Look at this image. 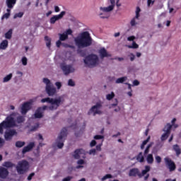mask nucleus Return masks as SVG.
<instances>
[{"mask_svg": "<svg viewBox=\"0 0 181 181\" xmlns=\"http://www.w3.org/2000/svg\"><path fill=\"white\" fill-rule=\"evenodd\" d=\"M84 163H86V162L83 159H80L77 161L78 165H84Z\"/></svg>", "mask_w": 181, "mask_h": 181, "instance_id": "6e6d98bb", "label": "nucleus"}, {"mask_svg": "<svg viewBox=\"0 0 181 181\" xmlns=\"http://www.w3.org/2000/svg\"><path fill=\"white\" fill-rule=\"evenodd\" d=\"M10 16H11V13H6L1 17V19H2V20H4V19H8Z\"/></svg>", "mask_w": 181, "mask_h": 181, "instance_id": "a18cd8bd", "label": "nucleus"}, {"mask_svg": "<svg viewBox=\"0 0 181 181\" xmlns=\"http://www.w3.org/2000/svg\"><path fill=\"white\" fill-rule=\"evenodd\" d=\"M136 19V18H134L132 19L131 22H130V24H131V26H135V25H136V21H135Z\"/></svg>", "mask_w": 181, "mask_h": 181, "instance_id": "49530a36", "label": "nucleus"}, {"mask_svg": "<svg viewBox=\"0 0 181 181\" xmlns=\"http://www.w3.org/2000/svg\"><path fill=\"white\" fill-rule=\"evenodd\" d=\"M84 153V150L83 149H77L74 151V159H80L81 158V155Z\"/></svg>", "mask_w": 181, "mask_h": 181, "instance_id": "4be33fe9", "label": "nucleus"}, {"mask_svg": "<svg viewBox=\"0 0 181 181\" xmlns=\"http://www.w3.org/2000/svg\"><path fill=\"white\" fill-rule=\"evenodd\" d=\"M94 139H104V136L95 135V136H94Z\"/></svg>", "mask_w": 181, "mask_h": 181, "instance_id": "603ef678", "label": "nucleus"}, {"mask_svg": "<svg viewBox=\"0 0 181 181\" xmlns=\"http://www.w3.org/2000/svg\"><path fill=\"white\" fill-rule=\"evenodd\" d=\"M172 129V124L170 123L167 124L164 129L163 132H165L164 134H162L161 136V141H166L168 138L169 137V135H170V130Z\"/></svg>", "mask_w": 181, "mask_h": 181, "instance_id": "9b49d317", "label": "nucleus"}, {"mask_svg": "<svg viewBox=\"0 0 181 181\" xmlns=\"http://www.w3.org/2000/svg\"><path fill=\"white\" fill-rule=\"evenodd\" d=\"M12 29H10L7 33H5V38L6 39H12Z\"/></svg>", "mask_w": 181, "mask_h": 181, "instance_id": "2f4dec72", "label": "nucleus"}, {"mask_svg": "<svg viewBox=\"0 0 181 181\" xmlns=\"http://www.w3.org/2000/svg\"><path fill=\"white\" fill-rule=\"evenodd\" d=\"M17 124H23L25 122V117L23 116H18L16 119Z\"/></svg>", "mask_w": 181, "mask_h": 181, "instance_id": "473e14b6", "label": "nucleus"}, {"mask_svg": "<svg viewBox=\"0 0 181 181\" xmlns=\"http://www.w3.org/2000/svg\"><path fill=\"white\" fill-rule=\"evenodd\" d=\"M9 175V172L5 168H0V177L5 179Z\"/></svg>", "mask_w": 181, "mask_h": 181, "instance_id": "412c9836", "label": "nucleus"}, {"mask_svg": "<svg viewBox=\"0 0 181 181\" xmlns=\"http://www.w3.org/2000/svg\"><path fill=\"white\" fill-rule=\"evenodd\" d=\"M128 80V77L127 76H123L120 77L115 81L116 84H122V83H124V81H127Z\"/></svg>", "mask_w": 181, "mask_h": 181, "instance_id": "393cba45", "label": "nucleus"}, {"mask_svg": "<svg viewBox=\"0 0 181 181\" xmlns=\"http://www.w3.org/2000/svg\"><path fill=\"white\" fill-rule=\"evenodd\" d=\"M96 150L95 148H93L89 151V155H95Z\"/></svg>", "mask_w": 181, "mask_h": 181, "instance_id": "bf43d9fd", "label": "nucleus"}, {"mask_svg": "<svg viewBox=\"0 0 181 181\" xmlns=\"http://www.w3.org/2000/svg\"><path fill=\"white\" fill-rule=\"evenodd\" d=\"M5 145V140L0 137V148Z\"/></svg>", "mask_w": 181, "mask_h": 181, "instance_id": "09e8293b", "label": "nucleus"}, {"mask_svg": "<svg viewBox=\"0 0 181 181\" xmlns=\"http://www.w3.org/2000/svg\"><path fill=\"white\" fill-rule=\"evenodd\" d=\"M140 83H139V81L138 80H134L133 81V86H139Z\"/></svg>", "mask_w": 181, "mask_h": 181, "instance_id": "69168bd1", "label": "nucleus"}, {"mask_svg": "<svg viewBox=\"0 0 181 181\" xmlns=\"http://www.w3.org/2000/svg\"><path fill=\"white\" fill-rule=\"evenodd\" d=\"M165 162L166 165L168 166V169H170V171L172 172L176 169V165H175V163L172 161L170 158H165Z\"/></svg>", "mask_w": 181, "mask_h": 181, "instance_id": "f3484780", "label": "nucleus"}, {"mask_svg": "<svg viewBox=\"0 0 181 181\" xmlns=\"http://www.w3.org/2000/svg\"><path fill=\"white\" fill-rule=\"evenodd\" d=\"M156 161L157 163H160L162 162V158L159 156H156Z\"/></svg>", "mask_w": 181, "mask_h": 181, "instance_id": "de8ad7c7", "label": "nucleus"}, {"mask_svg": "<svg viewBox=\"0 0 181 181\" xmlns=\"http://www.w3.org/2000/svg\"><path fill=\"white\" fill-rule=\"evenodd\" d=\"M12 127H16V122L13 118V115L7 117L6 121L0 124V134H4V129L12 128Z\"/></svg>", "mask_w": 181, "mask_h": 181, "instance_id": "39448f33", "label": "nucleus"}, {"mask_svg": "<svg viewBox=\"0 0 181 181\" xmlns=\"http://www.w3.org/2000/svg\"><path fill=\"white\" fill-rule=\"evenodd\" d=\"M151 139V136H148V138H147V139H146V140H144V141H143V144L145 146V145H146V144H148V142H149V140Z\"/></svg>", "mask_w": 181, "mask_h": 181, "instance_id": "052dcab7", "label": "nucleus"}, {"mask_svg": "<svg viewBox=\"0 0 181 181\" xmlns=\"http://www.w3.org/2000/svg\"><path fill=\"white\" fill-rule=\"evenodd\" d=\"M129 57H130L131 62H134V60H135V55L134 54H130Z\"/></svg>", "mask_w": 181, "mask_h": 181, "instance_id": "4d7b16f0", "label": "nucleus"}, {"mask_svg": "<svg viewBox=\"0 0 181 181\" xmlns=\"http://www.w3.org/2000/svg\"><path fill=\"white\" fill-rule=\"evenodd\" d=\"M41 103H47L50 105H44L42 107H38L34 115L35 118H43V112L46 110H49V111H56L63 103H64V98L62 96H59L55 98H45L41 100Z\"/></svg>", "mask_w": 181, "mask_h": 181, "instance_id": "f257e3e1", "label": "nucleus"}, {"mask_svg": "<svg viewBox=\"0 0 181 181\" xmlns=\"http://www.w3.org/2000/svg\"><path fill=\"white\" fill-rule=\"evenodd\" d=\"M54 12H56L57 13L60 12V7H59V6H54Z\"/></svg>", "mask_w": 181, "mask_h": 181, "instance_id": "864d4df0", "label": "nucleus"}, {"mask_svg": "<svg viewBox=\"0 0 181 181\" xmlns=\"http://www.w3.org/2000/svg\"><path fill=\"white\" fill-rule=\"evenodd\" d=\"M11 78H12V74H9L6 77H4L3 79V82L8 83V81H9L11 80Z\"/></svg>", "mask_w": 181, "mask_h": 181, "instance_id": "c9c22d12", "label": "nucleus"}, {"mask_svg": "<svg viewBox=\"0 0 181 181\" xmlns=\"http://www.w3.org/2000/svg\"><path fill=\"white\" fill-rule=\"evenodd\" d=\"M173 150L176 152L177 156H179V155H180V148H179V146H177V144L173 146Z\"/></svg>", "mask_w": 181, "mask_h": 181, "instance_id": "7c9ffc66", "label": "nucleus"}, {"mask_svg": "<svg viewBox=\"0 0 181 181\" xmlns=\"http://www.w3.org/2000/svg\"><path fill=\"white\" fill-rule=\"evenodd\" d=\"M127 47L129 49H138V47H139V45L138 44H136V42H135V41H133L132 45H127Z\"/></svg>", "mask_w": 181, "mask_h": 181, "instance_id": "f704fd0d", "label": "nucleus"}, {"mask_svg": "<svg viewBox=\"0 0 181 181\" xmlns=\"http://www.w3.org/2000/svg\"><path fill=\"white\" fill-rule=\"evenodd\" d=\"M66 138H67V129L64 128L62 129L55 142V145L59 149H62V148L64 146V141H66Z\"/></svg>", "mask_w": 181, "mask_h": 181, "instance_id": "0eeeda50", "label": "nucleus"}, {"mask_svg": "<svg viewBox=\"0 0 181 181\" xmlns=\"http://www.w3.org/2000/svg\"><path fill=\"white\" fill-rule=\"evenodd\" d=\"M21 62L23 66H27L28 65V58H26V57H23L21 59Z\"/></svg>", "mask_w": 181, "mask_h": 181, "instance_id": "4c0bfd02", "label": "nucleus"}, {"mask_svg": "<svg viewBox=\"0 0 181 181\" xmlns=\"http://www.w3.org/2000/svg\"><path fill=\"white\" fill-rule=\"evenodd\" d=\"M103 146V143H101L100 144H98L96 146V149L99 151H101V146Z\"/></svg>", "mask_w": 181, "mask_h": 181, "instance_id": "338daca9", "label": "nucleus"}, {"mask_svg": "<svg viewBox=\"0 0 181 181\" xmlns=\"http://www.w3.org/2000/svg\"><path fill=\"white\" fill-rule=\"evenodd\" d=\"M114 97H115V93H114V92H111V93H109L106 95V99L108 101H111V100H112V98H114Z\"/></svg>", "mask_w": 181, "mask_h": 181, "instance_id": "72a5a7b5", "label": "nucleus"}, {"mask_svg": "<svg viewBox=\"0 0 181 181\" xmlns=\"http://www.w3.org/2000/svg\"><path fill=\"white\" fill-rule=\"evenodd\" d=\"M32 104H33V100H30L28 102L24 103L21 106V114L25 115V114L32 108Z\"/></svg>", "mask_w": 181, "mask_h": 181, "instance_id": "f8f14e48", "label": "nucleus"}, {"mask_svg": "<svg viewBox=\"0 0 181 181\" xmlns=\"http://www.w3.org/2000/svg\"><path fill=\"white\" fill-rule=\"evenodd\" d=\"M147 163L152 165L153 163V155L148 154L146 157Z\"/></svg>", "mask_w": 181, "mask_h": 181, "instance_id": "c85d7f7f", "label": "nucleus"}, {"mask_svg": "<svg viewBox=\"0 0 181 181\" xmlns=\"http://www.w3.org/2000/svg\"><path fill=\"white\" fill-rule=\"evenodd\" d=\"M115 103L110 105L109 108L112 109V108H115L114 111L115 112H119V111H121V107L118 105V99H115L114 100Z\"/></svg>", "mask_w": 181, "mask_h": 181, "instance_id": "6ab92c4d", "label": "nucleus"}, {"mask_svg": "<svg viewBox=\"0 0 181 181\" xmlns=\"http://www.w3.org/2000/svg\"><path fill=\"white\" fill-rule=\"evenodd\" d=\"M45 40L47 47H48V49H50V46H52V39H50V37H49L48 36H45Z\"/></svg>", "mask_w": 181, "mask_h": 181, "instance_id": "cd10ccee", "label": "nucleus"}, {"mask_svg": "<svg viewBox=\"0 0 181 181\" xmlns=\"http://www.w3.org/2000/svg\"><path fill=\"white\" fill-rule=\"evenodd\" d=\"M26 143L25 141H17L16 142V148H23V146H25Z\"/></svg>", "mask_w": 181, "mask_h": 181, "instance_id": "c756f323", "label": "nucleus"}, {"mask_svg": "<svg viewBox=\"0 0 181 181\" xmlns=\"http://www.w3.org/2000/svg\"><path fill=\"white\" fill-rule=\"evenodd\" d=\"M150 171H151V166L146 165L145 169L141 171V177H142L143 176H145V175H146V173H148V172H150Z\"/></svg>", "mask_w": 181, "mask_h": 181, "instance_id": "bb28decb", "label": "nucleus"}, {"mask_svg": "<svg viewBox=\"0 0 181 181\" xmlns=\"http://www.w3.org/2000/svg\"><path fill=\"white\" fill-rule=\"evenodd\" d=\"M111 177H112V175H111V174H107L102 178V180H107V179H111Z\"/></svg>", "mask_w": 181, "mask_h": 181, "instance_id": "c03bdc74", "label": "nucleus"}, {"mask_svg": "<svg viewBox=\"0 0 181 181\" xmlns=\"http://www.w3.org/2000/svg\"><path fill=\"white\" fill-rule=\"evenodd\" d=\"M103 107V105L101 103H98L95 105H93L90 110L88 112V115H91L93 114V117H95V115H101L103 114V112L100 110H101V107Z\"/></svg>", "mask_w": 181, "mask_h": 181, "instance_id": "1a4fd4ad", "label": "nucleus"}, {"mask_svg": "<svg viewBox=\"0 0 181 181\" xmlns=\"http://www.w3.org/2000/svg\"><path fill=\"white\" fill-rule=\"evenodd\" d=\"M135 39H136V37L134 35H132V36L127 37V40L129 42H134V40H135Z\"/></svg>", "mask_w": 181, "mask_h": 181, "instance_id": "8fccbe9b", "label": "nucleus"}, {"mask_svg": "<svg viewBox=\"0 0 181 181\" xmlns=\"http://www.w3.org/2000/svg\"><path fill=\"white\" fill-rule=\"evenodd\" d=\"M155 4V0H147V6H153Z\"/></svg>", "mask_w": 181, "mask_h": 181, "instance_id": "37998d69", "label": "nucleus"}, {"mask_svg": "<svg viewBox=\"0 0 181 181\" xmlns=\"http://www.w3.org/2000/svg\"><path fill=\"white\" fill-rule=\"evenodd\" d=\"M42 82L45 84V92L49 97H54V95L57 94V89H56V87H54L49 78H44Z\"/></svg>", "mask_w": 181, "mask_h": 181, "instance_id": "20e7f679", "label": "nucleus"}, {"mask_svg": "<svg viewBox=\"0 0 181 181\" xmlns=\"http://www.w3.org/2000/svg\"><path fill=\"white\" fill-rule=\"evenodd\" d=\"M16 170L18 175L26 173V171L29 170V162L25 160L19 161L16 166Z\"/></svg>", "mask_w": 181, "mask_h": 181, "instance_id": "6e6552de", "label": "nucleus"}, {"mask_svg": "<svg viewBox=\"0 0 181 181\" xmlns=\"http://www.w3.org/2000/svg\"><path fill=\"white\" fill-rule=\"evenodd\" d=\"M3 166H4L5 168H13V163L7 161L4 163Z\"/></svg>", "mask_w": 181, "mask_h": 181, "instance_id": "e433bc0d", "label": "nucleus"}, {"mask_svg": "<svg viewBox=\"0 0 181 181\" xmlns=\"http://www.w3.org/2000/svg\"><path fill=\"white\" fill-rule=\"evenodd\" d=\"M6 4L9 9H12L15 6V4H16V0H6Z\"/></svg>", "mask_w": 181, "mask_h": 181, "instance_id": "5701e85b", "label": "nucleus"}, {"mask_svg": "<svg viewBox=\"0 0 181 181\" xmlns=\"http://www.w3.org/2000/svg\"><path fill=\"white\" fill-rule=\"evenodd\" d=\"M71 179H73V177H71V176H68V177L64 178V179L62 180V181H70V180H71Z\"/></svg>", "mask_w": 181, "mask_h": 181, "instance_id": "13d9d810", "label": "nucleus"}, {"mask_svg": "<svg viewBox=\"0 0 181 181\" xmlns=\"http://www.w3.org/2000/svg\"><path fill=\"white\" fill-rule=\"evenodd\" d=\"M95 145H97V141H95V140H92L90 146H91V148H93V146H95Z\"/></svg>", "mask_w": 181, "mask_h": 181, "instance_id": "5fc2aeb1", "label": "nucleus"}, {"mask_svg": "<svg viewBox=\"0 0 181 181\" xmlns=\"http://www.w3.org/2000/svg\"><path fill=\"white\" fill-rule=\"evenodd\" d=\"M33 176H35V173H30L28 177V180H30Z\"/></svg>", "mask_w": 181, "mask_h": 181, "instance_id": "0e129e2a", "label": "nucleus"}, {"mask_svg": "<svg viewBox=\"0 0 181 181\" xmlns=\"http://www.w3.org/2000/svg\"><path fill=\"white\" fill-rule=\"evenodd\" d=\"M56 45H57V47H60V46H62V45H63V43H62V40H59L57 41Z\"/></svg>", "mask_w": 181, "mask_h": 181, "instance_id": "e2e57ef3", "label": "nucleus"}, {"mask_svg": "<svg viewBox=\"0 0 181 181\" xmlns=\"http://www.w3.org/2000/svg\"><path fill=\"white\" fill-rule=\"evenodd\" d=\"M136 159L137 162H140V163H142L145 160V158H144V155L142 152H140L139 155L136 157Z\"/></svg>", "mask_w": 181, "mask_h": 181, "instance_id": "a878e982", "label": "nucleus"}, {"mask_svg": "<svg viewBox=\"0 0 181 181\" xmlns=\"http://www.w3.org/2000/svg\"><path fill=\"white\" fill-rule=\"evenodd\" d=\"M8 40H4L1 43H0V50H6V49L8 47Z\"/></svg>", "mask_w": 181, "mask_h": 181, "instance_id": "b1692460", "label": "nucleus"}, {"mask_svg": "<svg viewBox=\"0 0 181 181\" xmlns=\"http://www.w3.org/2000/svg\"><path fill=\"white\" fill-rule=\"evenodd\" d=\"M55 86L57 88V90H60V88H62V83L60 82H56Z\"/></svg>", "mask_w": 181, "mask_h": 181, "instance_id": "3c124183", "label": "nucleus"}, {"mask_svg": "<svg viewBox=\"0 0 181 181\" xmlns=\"http://www.w3.org/2000/svg\"><path fill=\"white\" fill-rule=\"evenodd\" d=\"M73 33V30H71V29H68L66 30V32H64L62 34H59V40H61V42H64V40H67V39H69V35H71Z\"/></svg>", "mask_w": 181, "mask_h": 181, "instance_id": "dca6fc26", "label": "nucleus"}, {"mask_svg": "<svg viewBox=\"0 0 181 181\" xmlns=\"http://www.w3.org/2000/svg\"><path fill=\"white\" fill-rule=\"evenodd\" d=\"M74 42L76 46L78 48L77 49L78 54H80L81 57H84L86 56V51L81 49L91 46V45H93V38H91L88 31H85L81 33L79 36L75 37Z\"/></svg>", "mask_w": 181, "mask_h": 181, "instance_id": "f03ea898", "label": "nucleus"}, {"mask_svg": "<svg viewBox=\"0 0 181 181\" xmlns=\"http://www.w3.org/2000/svg\"><path fill=\"white\" fill-rule=\"evenodd\" d=\"M151 146H152V144H148L147 146V147L146 148V149L144 151V155H148V153H149V149L151 148Z\"/></svg>", "mask_w": 181, "mask_h": 181, "instance_id": "79ce46f5", "label": "nucleus"}, {"mask_svg": "<svg viewBox=\"0 0 181 181\" xmlns=\"http://www.w3.org/2000/svg\"><path fill=\"white\" fill-rule=\"evenodd\" d=\"M18 135V132L15 129L6 130L4 133V139L6 141H12L13 136Z\"/></svg>", "mask_w": 181, "mask_h": 181, "instance_id": "ddd939ff", "label": "nucleus"}, {"mask_svg": "<svg viewBox=\"0 0 181 181\" xmlns=\"http://www.w3.org/2000/svg\"><path fill=\"white\" fill-rule=\"evenodd\" d=\"M23 16V12H19L14 15L13 19H16V18H22Z\"/></svg>", "mask_w": 181, "mask_h": 181, "instance_id": "ea45409f", "label": "nucleus"}, {"mask_svg": "<svg viewBox=\"0 0 181 181\" xmlns=\"http://www.w3.org/2000/svg\"><path fill=\"white\" fill-rule=\"evenodd\" d=\"M83 63L85 64V67H89L90 69H93L94 67H97V66H100L101 62H100V57L98 55L95 54H90L83 59Z\"/></svg>", "mask_w": 181, "mask_h": 181, "instance_id": "7ed1b4c3", "label": "nucleus"}, {"mask_svg": "<svg viewBox=\"0 0 181 181\" xmlns=\"http://www.w3.org/2000/svg\"><path fill=\"white\" fill-rule=\"evenodd\" d=\"M139 12H141V8L136 7L135 16L136 19H139Z\"/></svg>", "mask_w": 181, "mask_h": 181, "instance_id": "58836bf2", "label": "nucleus"}, {"mask_svg": "<svg viewBox=\"0 0 181 181\" xmlns=\"http://www.w3.org/2000/svg\"><path fill=\"white\" fill-rule=\"evenodd\" d=\"M33 148H35V142H30L27 146L23 148L22 153L25 155L26 152H30Z\"/></svg>", "mask_w": 181, "mask_h": 181, "instance_id": "aec40b11", "label": "nucleus"}, {"mask_svg": "<svg viewBox=\"0 0 181 181\" xmlns=\"http://www.w3.org/2000/svg\"><path fill=\"white\" fill-rule=\"evenodd\" d=\"M129 176L136 177L138 176L139 178H141V173L139 172V169L138 168H132L129 172Z\"/></svg>", "mask_w": 181, "mask_h": 181, "instance_id": "a211bd4d", "label": "nucleus"}, {"mask_svg": "<svg viewBox=\"0 0 181 181\" xmlns=\"http://www.w3.org/2000/svg\"><path fill=\"white\" fill-rule=\"evenodd\" d=\"M110 2V5L107 7H100V10L104 13H100L99 16H100L101 19H108L110 18V14L107 13L111 12L114 11V8H115V0H109Z\"/></svg>", "mask_w": 181, "mask_h": 181, "instance_id": "423d86ee", "label": "nucleus"}, {"mask_svg": "<svg viewBox=\"0 0 181 181\" xmlns=\"http://www.w3.org/2000/svg\"><path fill=\"white\" fill-rule=\"evenodd\" d=\"M39 128V124H36L32 129L31 131H36Z\"/></svg>", "mask_w": 181, "mask_h": 181, "instance_id": "680f3d73", "label": "nucleus"}, {"mask_svg": "<svg viewBox=\"0 0 181 181\" xmlns=\"http://www.w3.org/2000/svg\"><path fill=\"white\" fill-rule=\"evenodd\" d=\"M68 86H69L70 87H74V86H76V83L74 82V81H73V79H69L68 81Z\"/></svg>", "mask_w": 181, "mask_h": 181, "instance_id": "a19ab883", "label": "nucleus"}, {"mask_svg": "<svg viewBox=\"0 0 181 181\" xmlns=\"http://www.w3.org/2000/svg\"><path fill=\"white\" fill-rule=\"evenodd\" d=\"M61 70H62L64 76H69L71 73H74L76 69L71 65H67L66 64H61L60 65Z\"/></svg>", "mask_w": 181, "mask_h": 181, "instance_id": "9d476101", "label": "nucleus"}, {"mask_svg": "<svg viewBox=\"0 0 181 181\" xmlns=\"http://www.w3.org/2000/svg\"><path fill=\"white\" fill-rule=\"evenodd\" d=\"M125 84L127 86H128V89L130 90V91H132V85L130 83H125Z\"/></svg>", "mask_w": 181, "mask_h": 181, "instance_id": "774afa93", "label": "nucleus"}, {"mask_svg": "<svg viewBox=\"0 0 181 181\" xmlns=\"http://www.w3.org/2000/svg\"><path fill=\"white\" fill-rule=\"evenodd\" d=\"M98 52L100 56V58L102 60L105 57H111L112 56L110 52H108V51L105 49V47H101L100 49H98Z\"/></svg>", "mask_w": 181, "mask_h": 181, "instance_id": "2eb2a0df", "label": "nucleus"}, {"mask_svg": "<svg viewBox=\"0 0 181 181\" xmlns=\"http://www.w3.org/2000/svg\"><path fill=\"white\" fill-rule=\"evenodd\" d=\"M66 15V11H62L59 14L53 16L49 19V23L51 25H54L57 21H60V19H63L64 16Z\"/></svg>", "mask_w": 181, "mask_h": 181, "instance_id": "4468645a", "label": "nucleus"}]
</instances>
